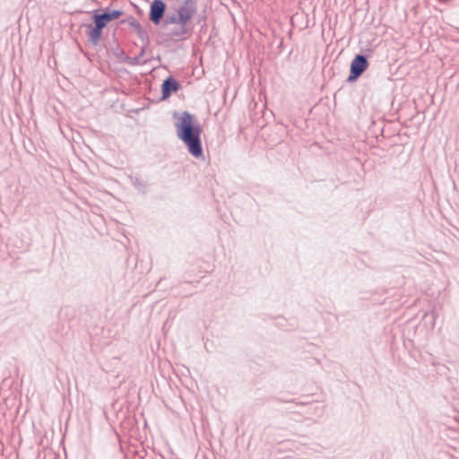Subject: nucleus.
Instances as JSON below:
<instances>
[{"label":"nucleus","instance_id":"1","mask_svg":"<svg viewBox=\"0 0 459 459\" xmlns=\"http://www.w3.org/2000/svg\"><path fill=\"white\" fill-rule=\"evenodd\" d=\"M173 117L178 118L175 127L178 139L184 143L194 158L204 160L201 140L202 127L198 120L188 111H184L179 117L175 111Z\"/></svg>","mask_w":459,"mask_h":459},{"label":"nucleus","instance_id":"2","mask_svg":"<svg viewBox=\"0 0 459 459\" xmlns=\"http://www.w3.org/2000/svg\"><path fill=\"white\" fill-rule=\"evenodd\" d=\"M92 23L83 24L87 29L88 41L92 46H98L101 37L103 29L109 23L108 16L102 12V9H96L91 14Z\"/></svg>","mask_w":459,"mask_h":459},{"label":"nucleus","instance_id":"3","mask_svg":"<svg viewBox=\"0 0 459 459\" xmlns=\"http://www.w3.org/2000/svg\"><path fill=\"white\" fill-rule=\"evenodd\" d=\"M368 56L357 54L351 62L350 74L346 79L348 83L356 82L368 67Z\"/></svg>","mask_w":459,"mask_h":459},{"label":"nucleus","instance_id":"4","mask_svg":"<svg viewBox=\"0 0 459 459\" xmlns=\"http://www.w3.org/2000/svg\"><path fill=\"white\" fill-rule=\"evenodd\" d=\"M166 12V4L163 0H153L151 3L149 20L154 24L159 25Z\"/></svg>","mask_w":459,"mask_h":459},{"label":"nucleus","instance_id":"5","mask_svg":"<svg viewBox=\"0 0 459 459\" xmlns=\"http://www.w3.org/2000/svg\"><path fill=\"white\" fill-rule=\"evenodd\" d=\"M196 10L197 5L195 0H185L184 4L179 7L178 11L179 20L182 21V25H186V23L196 13Z\"/></svg>","mask_w":459,"mask_h":459},{"label":"nucleus","instance_id":"6","mask_svg":"<svg viewBox=\"0 0 459 459\" xmlns=\"http://www.w3.org/2000/svg\"><path fill=\"white\" fill-rule=\"evenodd\" d=\"M180 89V83L172 75L168 76L161 83L160 100H168L172 93L177 92Z\"/></svg>","mask_w":459,"mask_h":459},{"label":"nucleus","instance_id":"7","mask_svg":"<svg viewBox=\"0 0 459 459\" xmlns=\"http://www.w3.org/2000/svg\"><path fill=\"white\" fill-rule=\"evenodd\" d=\"M145 54V48L144 46L142 47L140 53L136 56L134 55V56H125L124 62L129 65H144L146 61H142L141 58Z\"/></svg>","mask_w":459,"mask_h":459},{"label":"nucleus","instance_id":"8","mask_svg":"<svg viewBox=\"0 0 459 459\" xmlns=\"http://www.w3.org/2000/svg\"><path fill=\"white\" fill-rule=\"evenodd\" d=\"M102 12L108 16V22H112L114 20L118 19L123 15V11L121 10H110L109 7H106L102 9Z\"/></svg>","mask_w":459,"mask_h":459},{"label":"nucleus","instance_id":"9","mask_svg":"<svg viewBox=\"0 0 459 459\" xmlns=\"http://www.w3.org/2000/svg\"><path fill=\"white\" fill-rule=\"evenodd\" d=\"M136 32H137V36L143 42V46H144V48H146V47L150 43V38H149L147 31L143 27H141L136 30Z\"/></svg>","mask_w":459,"mask_h":459},{"label":"nucleus","instance_id":"10","mask_svg":"<svg viewBox=\"0 0 459 459\" xmlns=\"http://www.w3.org/2000/svg\"><path fill=\"white\" fill-rule=\"evenodd\" d=\"M164 24H180L182 25V21L179 20L178 14H168L164 19Z\"/></svg>","mask_w":459,"mask_h":459},{"label":"nucleus","instance_id":"11","mask_svg":"<svg viewBox=\"0 0 459 459\" xmlns=\"http://www.w3.org/2000/svg\"><path fill=\"white\" fill-rule=\"evenodd\" d=\"M131 182L133 186L138 190H143L148 186L145 181L139 178H131Z\"/></svg>","mask_w":459,"mask_h":459},{"label":"nucleus","instance_id":"12","mask_svg":"<svg viewBox=\"0 0 459 459\" xmlns=\"http://www.w3.org/2000/svg\"><path fill=\"white\" fill-rule=\"evenodd\" d=\"M186 25H181L179 29H174L170 35L172 37H184L187 33Z\"/></svg>","mask_w":459,"mask_h":459},{"label":"nucleus","instance_id":"13","mask_svg":"<svg viewBox=\"0 0 459 459\" xmlns=\"http://www.w3.org/2000/svg\"><path fill=\"white\" fill-rule=\"evenodd\" d=\"M113 54L117 58H124L125 56H126L125 54V51L123 48H121L119 46H117L115 49H113Z\"/></svg>","mask_w":459,"mask_h":459},{"label":"nucleus","instance_id":"14","mask_svg":"<svg viewBox=\"0 0 459 459\" xmlns=\"http://www.w3.org/2000/svg\"><path fill=\"white\" fill-rule=\"evenodd\" d=\"M127 22H128L129 25L134 27L135 30H137V29L142 27V25L132 16L129 17Z\"/></svg>","mask_w":459,"mask_h":459},{"label":"nucleus","instance_id":"15","mask_svg":"<svg viewBox=\"0 0 459 459\" xmlns=\"http://www.w3.org/2000/svg\"><path fill=\"white\" fill-rule=\"evenodd\" d=\"M449 0H439L441 3H447Z\"/></svg>","mask_w":459,"mask_h":459}]
</instances>
